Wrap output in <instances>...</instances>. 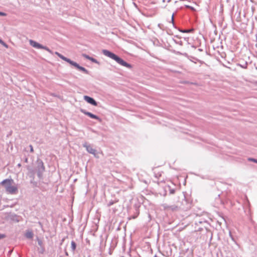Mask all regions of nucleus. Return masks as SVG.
Returning a JSON list of instances; mask_svg holds the SVG:
<instances>
[{"instance_id": "1", "label": "nucleus", "mask_w": 257, "mask_h": 257, "mask_svg": "<svg viewBox=\"0 0 257 257\" xmlns=\"http://www.w3.org/2000/svg\"><path fill=\"white\" fill-rule=\"evenodd\" d=\"M1 184L4 186L6 191L9 194H16L18 192V187L14 184V181L12 179L4 180Z\"/></svg>"}, {"instance_id": "2", "label": "nucleus", "mask_w": 257, "mask_h": 257, "mask_svg": "<svg viewBox=\"0 0 257 257\" xmlns=\"http://www.w3.org/2000/svg\"><path fill=\"white\" fill-rule=\"evenodd\" d=\"M103 54L111 59L115 60L116 62H117L119 64L126 67L128 68H132V66L131 64L126 63L123 60H122L121 58L114 54V53L107 50H102Z\"/></svg>"}, {"instance_id": "3", "label": "nucleus", "mask_w": 257, "mask_h": 257, "mask_svg": "<svg viewBox=\"0 0 257 257\" xmlns=\"http://www.w3.org/2000/svg\"><path fill=\"white\" fill-rule=\"evenodd\" d=\"M55 54L57 55L59 57H60L61 59L63 60L64 61L69 63L70 64L74 66L76 68H77L78 69H79L80 71H82L84 72L86 74L88 73V71L84 67L79 66L77 63L71 60L70 59L64 57L59 53L56 52Z\"/></svg>"}, {"instance_id": "4", "label": "nucleus", "mask_w": 257, "mask_h": 257, "mask_svg": "<svg viewBox=\"0 0 257 257\" xmlns=\"http://www.w3.org/2000/svg\"><path fill=\"white\" fill-rule=\"evenodd\" d=\"M29 43H30V44L34 48H37V49H44L46 51H47L48 52H49V53H52V51L51 50H50L48 47H45V46H42V45L40 44L39 43L32 40H30L29 41Z\"/></svg>"}, {"instance_id": "5", "label": "nucleus", "mask_w": 257, "mask_h": 257, "mask_svg": "<svg viewBox=\"0 0 257 257\" xmlns=\"http://www.w3.org/2000/svg\"><path fill=\"white\" fill-rule=\"evenodd\" d=\"M81 111L84 113V114L89 116L90 117L92 118H93V119H97L98 120L99 122H101V119L99 117H98L97 116H96V115H94L92 113H91V112H89L88 111H86V110H84V109H81Z\"/></svg>"}, {"instance_id": "6", "label": "nucleus", "mask_w": 257, "mask_h": 257, "mask_svg": "<svg viewBox=\"0 0 257 257\" xmlns=\"http://www.w3.org/2000/svg\"><path fill=\"white\" fill-rule=\"evenodd\" d=\"M84 99L86 101H87L88 103H89L92 105H93L94 106H96L97 105V103L96 102V101L93 98H92L88 96H86V95L84 96Z\"/></svg>"}, {"instance_id": "7", "label": "nucleus", "mask_w": 257, "mask_h": 257, "mask_svg": "<svg viewBox=\"0 0 257 257\" xmlns=\"http://www.w3.org/2000/svg\"><path fill=\"white\" fill-rule=\"evenodd\" d=\"M86 149L87 151L90 154H92L93 155H95L96 154V150L93 149L91 146H85Z\"/></svg>"}, {"instance_id": "8", "label": "nucleus", "mask_w": 257, "mask_h": 257, "mask_svg": "<svg viewBox=\"0 0 257 257\" xmlns=\"http://www.w3.org/2000/svg\"><path fill=\"white\" fill-rule=\"evenodd\" d=\"M82 56L83 57H84L85 58L88 59V60H90L91 61H92V62H94L95 63H98V62L97 61V60L92 57H91L90 56H89L88 55L85 54H82Z\"/></svg>"}, {"instance_id": "9", "label": "nucleus", "mask_w": 257, "mask_h": 257, "mask_svg": "<svg viewBox=\"0 0 257 257\" xmlns=\"http://www.w3.org/2000/svg\"><path fill=\"white\" fill-rule=\"evenodd\" d=\"M26 236L28 238H32L33 236V233L32 231H28L26 233Z\"/></svg>"}, {"instance_id": "10", "label": "nucleus", "mask_w": 257, "mask_h": 257, "mask_svg": "<svg viewBox=\"0 0 257 257\" xmlns=\"http://www.w3.org/2000/svg\"><path fill=\"white\" fill-rule=\"evenodd\" d=\"M71 248H72V250L73 251H75L76 247V245L75 242L74 241H71Z\"/></svg>"}, {"instance_id": "11", "label": "nucleus", "mask_w": 257, "mask_h": 257, "mask_svg": "<svg viewBox=\"0 0 257 257\" xmlns=\"http://www.w3.org/2000/svg\"><path fill=\"white\" fill-rule=\"evenodd\" d=\"M0 44L4 46L5 47L8 48V45L0 39Z\"/></svg>"}, {"instance_id": "12", "label": "nucleus", "mask_w": 257, "mask_h": 257, "mask_svg": "<svg viewBox=\"0 0 257 257\" xmlns=\"http://www.w3.org/2000/svg\"><path fill=\"white\" fill-rule=\"evenodd\" d=\"M248 160L249 161H252V162H253L254 163H257V160H255L254 159H253V158H248Z\"/></svg>"}, {"instance_id": "13", "label": "nucleus", "mask_w": 257, "mask_h": 257, "mask_svg": "<svg viewBox=\"0 0 257 257\" xmlns=\"http://www.w3.org/2000/svg\"><path fill=\"white\" fill-rule=\"evenodd\" d=\"M30 152L31 153H33L34 152V149H33V146L32 145H30Z\"/></svg>"}, {"instance_id": "14", "label": "nucleus", "mask_w": 257, "mask_h": 257, "mask_svg": "<svg viewBox=\"0 0 257 257\" xmlns=\"http://www.w3.org/2000/svg\"><path fill=\"white\" fill-rule=\"evenodd\" d=\"M4 237H5V235L0 234V239L4 238Z\"/></svg>"}, {"instance_id": "15", "label": "nucleus", "mask_w": 257, "mask_h": 257, "mask_svg": "<svg viewBox=\"0 0 257 257\" xmlns=\"http://www.w3.org/2000/svg\"><path fill=\"white\" fill-rule=\"evenodd\" d=\"M6 14L4 13H2V12H0V16H6Z\"/></svg>"}, {"instance_id": "16", "label": "nucleus", "mask_w": 257, "mask_h": 257, "mask_svg": "<svg viewBox=\"0 0 257 257\" xmlns=\"http://www.w3.org/2000/svg\"><path fill=\"white\" fill-rule=\"evenodd\" d=\"M175 192V190H170V193L171 194H174Z\"/></svg>"}, {"instance_id": "17", "label": "nucleus", "mask_w": 257, "mask_h": 257, "mask_svg": "<svg viewBox=\"0 0 257 257\" xmlns=\"http://www.w3.org/2000/svg\"><path fill=\"white\" fill-rule=\"evenodd\" d=\"M171 21L172 22H173V21H174V16L173 15L172 16Z\"/></svg>"}, {"instance_id": "18", "label": "nucleus", "mask_w": 257, "mask_h": 257, "mask_svg": "<svg viewBox=\"0 0 257 257\" xmlns=\"http://www.w3.org/2000/svg\"><path fill=\"white\" fill-rule=\"evenodd\" d=\"M158 177H160L161 176V173H160L159 172H158Z\"/></svg>"}, {"instance_id": "19", "label": "nucleus", "mask_w": 257, "mask_h": 257, "mask_svg": "<svg viewBox=\"0 0 257 257\" xmlns=\"http://www.w3.org/2000/svg\"><path fill=\"white\" fill-rule=\"evenodd\" d=\"M27 162H28V159H27V158H26V159H25V162H26V163H27Z\"/></svg>"}, {"instance_id": "20", "label": "nucleus", "mask_w": 257, "mask_h": 257, "mask_svg": "<svg viewBox=\"0 0 257 257\" xmlns=\"http://www.w3.org/2000/svg\"><path fill=\"white\" fill-rule=\"evenodd\" d=\"M18 166H19V167H20L21 165V164H19L18 165Z\"/></svg>"}]
</instances>
